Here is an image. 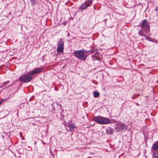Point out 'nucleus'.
I'll return each instance as SVG.
<instances>
[{
    "mask_svg": "<svg viewBox=\"0 0 158 158\" xmlns=\"http://www.w3.org/2000/svg\"><path fill=\"white\" fill-rule=\"evenodd\" d=\"M88 51L84 49L75 51L73 54L77 58L81 60L85 61L88 56L89 55Z\"/></svg>",
    "mask_w": 158,
    "mask_h": 158,
    "instance_id": "f257e3e1",
    "label": "nucleus"
},
{
    "mask_svg": "<svg viewBox=\"0 0 158 158\" xmlns=\"http://www.w3.org/2000/svg\"><path fill=\"white\" fill-rule=\"evenodd\" d=\"M94 120L97 123L102 125L107 124L111 123L110 120L109 118L100 116L94 117Z\"/></svg>",
    "mask_w": 158,
    "mask_h": 158,
    "instance_id": "f03ea898",
    "label": "nucleus"
},
{
    "mask_svg": "<svg viewBox=\"0 0 158 158\" xmlns=\"http://www.w3.org/2000/svg\"><path fill=\"white\" fill-rule=\"evenodd\" d=\"M64 40L62 38H60L57 43V52L58 54H60L63 52L64 50Z\"/></svg>",
    "mask_w": 158,
    "mask_h": 158,
    "instance_id": "7ed1b4c3",
    "label": "nucleus"
},
{
    "mask_svg": "<svg viewBox=\"0 0 158 158\" xmlns=\"http://www.w3.org/2000/svg\"><path fill=\"white\" fill-rule=\"evenodd\" d=\"M140 27L146 33H148L150 31L149 25L146 19L142 21Z\"/></svg>",
    "mask_w": 158,
    "mask_h": 158,
    "instance_id": "20e7f679",
    "label": "nucleus"
},
{
    "mask_svg": "<svg viewBox=\"0 0 158 158\" xmlns=\"http://www.w3.org/2000/svg\"><path fill=\"white\" fill-rule=\"evenodd\" d=\"M127 126L123 123H120L117 125L116 130L118 131L124 132L127 129Z\"/></svg>",
    "mask_w": 158,
    "mask_h": 158,
    "instance_id": "39448f33",
    "label": "nucleus"
},
{
    "mask_svg": "<svg viewBox=\"0 0 158 158\" xmlns=\"http://www.w3.org/2000/svg\"><path fill=\"white\" fill-rule=\"evenodd\" d=\"M32 79V77H30L28 74L21 76L19 77V80L21 81H23L25 83L30 81Z\"/></svg>",
    "mask_w": 158,
    "mask_h": 158,
    "instance_id": "423d86ee",
    "label": "nucleus"
},
{
    "mask_svg": "<svg viewBox=\"0 0 158 158\" xmlns=\"http://www.w3.org/2000/svg\"><path fill=\"white\" fill-rule=\"evenodd\" d=\"M43 70V69L42 68H38L34 69L33 71L30 72L28 74L30 76H32L36 73H39L41 72Z\"/></svg>",
    "mask_w": 158,
    "mask_h": 158,
    "instance_id": "0eeeda50",
    "label": "nucleus"
},
{
    "mask_svg": "<svg viewBox=\"0 0 158 158\" xmlns=\"http://www.w3.org/2000/svg\"><path fill=\"white\" fill-rule=\"evenodd\" d=\"M85 2L81 4L79 7L78 9V11H81L82 12L83 10H85L87 8V6Z\"/></svg>",
    "mask_w": 158,
    "mask_h": 158,
    "instance_id": "6e6552de",
    "label": "nucleus"
},
{
    "mask_svg": "<svg viewBox=\"0 0 158 158\" xmlns=\"http://www.w3.org/2000/svg\"><path fill=\"white\" fill-rule=\"evenodd\" d=\"M99 52H96L95 53L93 56H92L93 60H98L100 59V57L98 56Z\"/></svg>",
    "mask_w": 158,
    "mask_h": 158,
    "instance_id": "1a4fd4ad",
    "label": "nucleus"
},
{
    "mask_svg": "<svg viewBox=\"0 0 158 158\" xmlns=\"http://www.w3.org/2000/svg\"><path fill=\"white\" fill-rule=\"evenodd\" d=\"M114 130L111 127H109L106 130V132L109 135H112Z\"/></svg>",
    "mask_w": 158,
    "mask_h": 158,
    "instance_id": "9d476101",
    "label": "nucleus"
},
{
    "mask_svg": "<svg viewBox=\"0 0 158 158\" xmlns=\"http://www.w3.org/2000/svg\"><path fill=\"white\" fill-rule=\"evenodd\" d=\"M152 150H156L158 149V141L155 142L151 148Z\"/></svg>",
    "mask_w": 158,
    "mask_h": 158,
    "instance_id": "9b49d317",
    "label": "nucleus"
},
{
    "mask_svg": "<svg viewBox=\"0 0 158 158\" xmlns=\"http://www.w3.org/2000/svg\"><path fill=\"white\" fill-rule=\"evenodd\" d=\"M93 0H86L85 2L86 4V5L88 7L92 5Z\"/></svg>",
    "mask_w": 158,
    "mask_h": 158,
    "instance_id": "f8f14e48",
    "label": "nucleus"
},
{
    "mask_svg": "<svg viewBox=\"0 0 158 158\" xmlns=\"http://www.w3.org/2000/svg\"><path fill=\"white\" fill-rule=\"evenodd\" d=\"M87 51H88V53H89H89H95V52L98 51V50L97 48H92V49L91 50H87Z\"/></svg>",
    "mask_w": 158,
    "mask_h": 158,
    "instance_id": "ddd939ff",
    "label": "nucleus"
},
{
    "mask_svg": "<svg viewBox=\"0 0 158 158\" xmlns=\"http://www.w3.org/2000/svg\"><path fill=\"white\" fill-rule=\"evenodd\" d=\"M93 93L94 97L96 98L98 97L100 95L98 91H94Z\"/></svg>",
    "mask_w": 158,
    "mask_h": 158,
    "instance_id": "4468645a",
    "label": "nucleus"
},
{
    "mask_svg": "<svg viewBox=\"0 0 158 158\" xmlns=\"http://www.w3.org/2000/svg\"><path fill=\"white\" fill-rule=\"evenodd\" d=\"M139 34L140 35H142V36H144L146 39H148V38L147 36L145 35L144 34V33L143 31H140L139 32Z\"/></svg>",
    "mask_w": 158,
    "mask_h": 158,
    "instance_id": "2eb2a0df",
    "label": "nucleus"
},
{
    "mask_svg": "<svg viewBox=\"0 0 158 158\" xmlns=\"http://www.w3.org/2000/svg\"><path fill=\"white\" fill-rule=\"evenodd\" d=\"M152 158H158V152H154L152 154Z\"/></svg>",
    "mask_w": 158,
    "mask_h": 158,
    "instance_id": "dca6fc26",
    "label": "nucleus"
},
{
    "mask_svg": "<svg viewBox=\"0 0 158 158\" xmlns=\"http://www.w3.org/2000/svg\"><path fill=\"white\" fill-rule=\"evenodd\" d=\"M31 4L32 5L36 4L37 2V0H31Z\"/></svg>",
    "mask_w": 158,
    "mask_h": 158,
    "instance_id": "f3484780",
    "label": "nucleus"
},
{
    "mask_svg": "<svg viewBox=\"0 0 158 158\" xmlns=\"http://www.w3.org/2000/svg\"><path fill=\"white\" fill-rule=\"evenodd\" d=\"M69 128H71L74 129L75 128V126L74 124H70L69 125Z\"/></svg>",
    "mask_w": 158,
    "mask_h": 158,
    "instance_id": "a211bd4d",
    "label": "nucleus"
},
{
    "mask_svg": "<svg viewBox=\"0 0 158 158\" xmlns=\"http://www.w3.org/2000/svg\"><path fill=\"white\" fill-rule=\"evenodd\" d=\"M9 82V81H6L4 82L2 84V85L3 86H5L6 85H7L8 84Z\"/></svg>",
    "mask_w": 158,
    "mask_h": 158,
    "instance_id": "6ab92c4d",
    "label": "nucleus"
},
{
    "mask_svg": "<svg viewBox=\"0 0 158 158\" xmlns=\"http://www.w3.org/2000/svg\"><path fill=\"white\" fill-rule=\"evenodd\" d=\"M147 40L150 41L152 42H154V41L153 40H154L152 39V38L150 37H149V38H148V39ZM155 42L156 43H157L156 41H155Z\"/></svg>",
    "mask_w": 158,
    "mask_h": 158,
    "instance_id": "aec40b11",
    "label": "nucleus"
},
{
    "mask_svg": "<svg viewBox=\"0 0 158 158\" xmlns=\"http://www.w3.org/2000/svg\"><path fill=\"white\" fill-rule=\"evenodd\" d=\"M140 95V94H134V96L135 97L137 98L139 97Z\"/></svg>",
    "mask_w": 158,
    "mask_h": 158,
    "instance_id": "412c9836",
    "label": "nucleus"
},
{
    "mask_svg": "<svg viewBox=\"0 0 158 158\" xmlns=\"http://www.w3.org/2000/svg\"><path fill=\"white\" fill-rule=\"evenodd\" d=\"M73 130H74L73 129L71 128H69V131L71 132V131H73Z\"/></svg>",
    "mask_w": 158,
    "mask_h": 158,
    "instance_id": "4be33fe9",
    "label": "nucleus"
},
{
    "mask_svg": "<svg viewBox=\"0 0 158 158\" xmlns=\"http://www.w3.org/2000/svg\"><path fill=\"white\" fill-rule=\"evenodd\" d=\"M155 10L156 12H158V7H156V8L155 9Z\"/></svg>",
    "mask_w": 158,
    "mask_h": 158,
    "instance_id": "5701e85b",
    "label": "nucleus"
},
{
    "mask_svg": "<svg viewBox=\"0 0 158 158\" xmlns=\"http://www.w3.org/2000/svg\"><path fill=\"white\" fill-rule=\"evenodd\" d=\"M135 98H136L134 96V95H133V96L131 97V98L133 99H135Z\"/></svg>",
    "mask_w": 158,
    "mask_h": 158,
    "instance_id": "b1692460",
    "label": "nucleus"
},
{
    "mask_svg": "<svg viewBox=\"0 0 158 158\" xmlns=\"http://www.w3.org/2000/svg\"><path fill=\"white\" fill-rule=\"evenodd\" d=\"M13 83H12L11 84H10V85H9L8 86H7V87H10V86H11L13 85Z\"/></svg>",
    "mask_w": 158,
    "mask_h": 158,
    "instance_id": "393cba45",
    "label": "nucleus"
},
{
    "mask_svg": "<svg viewBox=\"0 0 158 158\" xmlns=\"http://www.w3.org/2000/svg\"><path fill=\"white\" fill-rule=\"evenodd\" d=\"M5 100V99H2L1 101L0 102V104L2 103V102Z\"/></svg>",
    "mask_w": 158,
    "mask_h": 158,
    "instance_id": "a878e982",
    "label": "nucleus"
},
{
    "mask_svg": "<svg viewBox=\"0 0 158 158\" xmlns=\"http://www.w3.org/2000/svg\"><path fill=\"white\" fill-rule=\"evenodd\" d=\"M3 85H2V84L1 85H0V88H2L3 87Z\"/></svg>",
    "mask_w": 158,
    "mask_h": 158,
    "instance_id": "bb28decb",
    "label": "nucleus"
},
{
    "mask_svg": "<svg viewBox=\"0 0 158 158\" xmlns=\"http://www.w3.org/2000/svg\"><path fill=\"white\" fill-rule=\"evenodd\" d=\"M136 105L137 106H139V105L138 103H136Z\"/></svg>",
    "mask_w": 158,
    "mask_h": 158,
    "instance_id": "cd10ccee",
    "label": "nucleus"
},
{
    "mask_svg": "<svg viewBox=\"0 0 158 158\" xmlns=\"http://www.w3.org/2000/svg\"><path fill=\"white\" fill-rule=\"evenodd\" d=\"M9 14L10 15H11V12H10L9 13Z\"/></svg>",
    "mask_w": 158,
    "mask_h": 158,
    "instance_id": "c85d7f7f",
    "label": "nucleus"
},
{
    "mask_svg": "<svg viewBox=\"0 0 158 158\" xmlns=\"http://www.w3.org/2000/svg\"><path fill=\"white\" fill-rule=\"evenodd\" d=\"M36 142H34V144H36Z\"/></svg>",
    "mask_w": 158,
    "mask_h": 158,
    "instance_id": "c756f323",
    "label": "nucleus"
},
{
    "mask_svg": "<svg viewBox=\"0 0 158 158\" xmlns=\"http://www.w3.org/2000/svg\"><path fill=\"white\" fill-rule=\"evenodd\" d=\"M55 89L56 90H57V89L56 88H55Z\"/></svg>",
    "mask_w": 158,
    "mask_h": 158,
    "instance_id": "7c9ffc66",
    "label": "nucleus"
},
{
    "mask_svg": "<svg viewBox=\"0 0 158 158\" xmlns=\"http://www.w3.org/2000/svg\"><path fill=\"white\" fill-rule=\"evenodd\" d=\"M60 107H61V104H60Z\"/></svg>",
    "mask_w": 158,
    "mask_h": 158,
    "instance_id": "2f4dec72",
    "label": "nucleus"
}]
</instances>
